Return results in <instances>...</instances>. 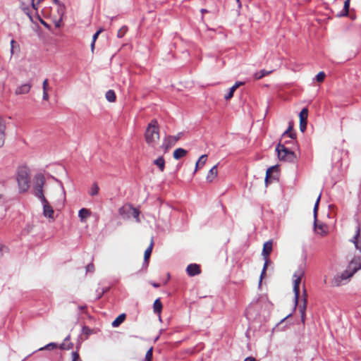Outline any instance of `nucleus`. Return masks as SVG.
Instances as JSON below:
<instances>
[{"mask_svg":"<svg viewBox=\"0 0 361 361\" xmlns=\"http://www.w3.org/2000/svg\"><path fill=\"white\" fill-rule=\"evenodd\" d=\"M16 180L19 192H26L30 187V170L27 166H20L17 169Z\"/></svg>","mask_w":361,"mask_h":361,"instance_id":"f257e3e1","label":"nucleus"},{"mask_svg":"<svg viewBox=\"0 0 361 361\" xmlns=\"http://www.w3.org/2000/svg\"><path fill=\"white\" fill-rule=\"evenodd\" d=\"M306 264L305 262L300 263L293 274V293H294V310L298 303L300 297V284L301 279L305 273Z\"/></svg>","mask_w":361,"mask_h":361,"instance_id":"f03ea898","label":"nucleus"},{"mask_svg":"<svg viewBox=\"0 0 361 361\" xmlns=\"http://www.w3.org/2000/svg\"><path fill=\"white\" fill-rule=\"evenodd\" d=\"M291 141H286L284 144H281V142H279L276 145L275 151L280 161H286L289 163H294L296 161L297 157L295 153L293 150L285 146L286 144H288Z\"/></svg>","mask_w":361,"mask_h":361,"instance_id":"7ed1b4c3","label":"nucleus"},{"mask_svg":"<svg viewBox=\"0 0 361 361\" xmlns=\"http://www.w3.org/2000/svg\"><path fill=\"white\" fill-rule=\"evenodd\" d=\"M45 181V177L42 173H37L34 177L33 195L41 202H44L46 198L43 192Z\"/></svg>","mask_w":361,"mask_h":361,"instance_id":"20e7f679","label":"nucleus"},{"mask_svg":"<svg viewBox=\"0 0 361 361\" xmlns=\"http://www.w3.org/2000/svg\"><path fill=\"white\" fill-rule=\"evenodd\" d=\"M145 136L148 145H152L159 139V126L156 119L152 120L148 124Z\"/></svg>","mask_w":361,"mask_h":361,"instance_id":"39448f33","label":"nucleus"},{"mask_svg":"<svg viewBox=\"0 0 361 361\" xmlns=\"http://www.w3.org/2000/svg\"><path fill=\"white\" fill-rule=\"evenodd\" d=\"M119 214L126 219V217L133 216L136 219L137 222H140V211L138 209L134 208L129 205L128 207L123 206L118 209Z\"/></svg>","mask_w":361,"mask_h":361,"instance_id":"423d86ee","label":"nucleus"},{"mask_svg":"<svg viewBox=\"0 0 361 361\" xmlns=\"http://www.w3.org/2000/svg\"><path fill=\"white\" fill-rule=\"evenodd\" d=\"M259 306L264 307V309L267 310L269 312L272 305L266 297L261 296L258 298L256 300H253L250 303L249 308H254L257 310Z\"/></svg>","mask_w":361,"mask_h":361,"instance_id":"0eeeda50","label":"nucleus"},{"mask_svg":"<svg viewBox=\"0 0 361 361\" xmlns=\"http://www.w3.org/2000/svg\"><path fill=\"white\" fill-rule=\"evenodd\" d=\"M182 135L183 133H179L176 135L166 136L163 141L161 147L164 148L165 151H167L170 147L173 146L177 141L179 140Z\"/></svg>","mask_w":361,"mask_h":361,"instance_id":"6e6552de","label":"nucleus"},{"mask_svg":"<svg viewBox=\"0 0 361 361\" xmlns=\"http://www.w3.org/2000/svg\"><path fill=\"white\" fill-rule=\"evenodd\" d=\"M32 87V83L30 81L21 84L16 87L15 94L16 95L27 94L30 91Z\"/></svg>","mask_w":361,"mask_h":361,"instance_id":"1a4fd4ad","label":"nucleus"},{"mask_svg":"<svg viewBox=\"0 0 361 361\" xmlns=\"http://www.w3.org/2000/svg\"><path fill=\"white\" fill-rule=\"evenodd\" d=\"M43 206V214L45 217L49 219H54V209L49 204L47 200L45 198L44 202H41Z\"/></svg>","mask_w":361,"mask_h":361,"instance_id":"9d476101","label":"nucleus"},{"mask_svg":"<svg viewBox=\"0 0 361 361\" xmlns=\"http://www.w3.org/2000/svg\"><path fill=\"white\" fill-rule=\"evenodd\" d=\"M201 272L200 266L197 264H190L186 268V273L190 276H195Z\"/></svg>","mask_w":361,"mask_h":361,"instance_id":"9b49d317","label":"nucleus"},{"mask_svg":"<svg viewBox=\"0 0 361 361\" xmlns=\"http://www.w3.org/2000/svg\"><path fill=\"white\" fill-rule=\"evenodd\" d=\"M361 269V264H358L353 268L352 271L345 270L340 276H338L342 281L347 280L352 277L358 270Z\"/></svg>","mask_w":361,"mask_h":361,"instance_id":"f8f14e48","label":"nucleus"},{"mask_svg":"<svg viewBox=\"0 0 361 361\" xmlns=\"http://www.w3.org/2000/svg\"><path fill=\"white\" fill-rule=\"evenodd\" d=\"M245 82L243 81H236L235 84L229 88L228 92L225 94L224 99L226 100H229L233 97L234 92L235 90L241 85H245Z\"/></svg>","mask_w":361,"mask_h":361,"instance_id":"ddd939ff","label":"nucleus"},{"mask_svg":"<svg viewBox=\"0 0 361 361\" xmlns=\"http://www.w3.org/2000/svg\"><path fill=\"white\" fill-rule=\"evenodd\" d=\"M272 250V241L269 240L264 243L262 255L264 257V258L269 257L271 252Z\"/></svg>","mask_w":361,"mask_h":361,"instance_id":"4468645a","label":"nucleus"},{"mask_svg":"<svg viewBox=\"0 0 361 361\" xmlns=\"http://www.w3.org/2000/svg\"><path fill=\"white\" fill-rule=\"evenodd\" d=\"M162 303L161 302L160 298H157L153 304L154 312L159 315V320L161 321V312L162 310Z\"/></svg>","mask_w":361,"mask_h":361,"instance_id":"2eb2a0df","label":"nucleus"},{"mask_svg":"<svg viewBox=\"0 0 361 361\" xmlns=\"http://www.w3.org/2000/svg\"><path fill=\"white\" fill-rule=\"evenodd\" d=\"M188 154V151L183 148L179 147L174 150L173 157L178 160L185 157Z\"/></svg>","mask_w":361,"mask_h":361,"instance_id":"dca6fc26","label":"nucleus"},{"mask_svg":"<svg viewBox=\"0 0 361 361\" xmlns=\"http://www.w3.org/2000/svg\"><path fill=\"white\" fill-rule=\"evenodd\" d=\"M207 154H202L199 159L197 161L196 164H195V170L192 173V175H194L196 171L201 167H202L205 163H206V161H207Z\"/></svg>","mask_w":361,"mask_h":361,"instance_id":"f3484780","label":"nucleus"},{"mask_svg":"<svg viewBox=\"0 0 361 361\" xmlns=\"http://www.w3.org/2000/svg\"><path fill=\"white\" fill-rule=\"evenodd\" d=\"M6 125L4 121L0 118V147H2L5 141Z\"/></svg>","mask_w":361,"mask_h":361,"instance_id":"a211bd4d","label":"nucleus"},{"mask_svg":"<svg viewBox=\"0 0 361 361\" xmlns=\"http://www.w3.org/2000/svg\"><path fill=\"white\" fill-rule=\"evenodd\" d=\"M126 314L122 313L119 314L111 323V326L114 328L118 327L126 319Z\"/></svg>","mask_w":361,"mask_h":361,"instance_id":"6ab92c4d","label":"nucleus"},{"mask_svg":"<svg viewBox=\"0 0 361 361\" xmlns=\"http://www.w3.org/2000/svg\"><path fill=\"white\" fill-rule=\"evenodd\" d=\"M153 240H151L150 245L149 247L145 250L144 253V258H145V264H146V266L148 267L149 265V259L152 254V248H153Z\"/></svg>","mask_w":361,"mask_h":361,"instance_id":"aec40b11","label":"nucleus"},{"mask_svg":"<svg viewBox=\"0 0 361 361\" xmlns=\"http://www.w3.org/2000/svg\"><path fill=\"white\" fill-rule=\"evenodd\" d=\"M217 165L214 166L208 172L207 176V180L208 182H212L214 177L217 176Z\"/></svg>","mask_w":361,"mask_h":361,"instance_id":"412c9836","label":"nucleus"},{"mask_svg":"<svg viewBox=\"0 0 361 361\" xmlns=\"http://www.w3.org/2000/svg\"><path fill=\"white\" fill-rule=\"evenodd\" d=\"M306 307H307V298H304L303 299V304L302 305L300 306V312L301 314V322L302 324H305V312H306Z\"/></svg>","mask_w":361,"mask_h":361,"instance_id":"4be33fe9","label":"nucleus"},{"mask_svg":"<svg viewBox=\"0 0 361 361\" xmlns=\"http://www.w3.org/2000/svg\"><path fill=\"white\" fill-rule=\"evenodd\" d=\"M154 164L157 166L161 171H164L165 168V160L162 156L159 157L154 161Z\"/></svg>","mask_w":361,"mask_h":361,"instance_id":"5701e85b","label":"nucleus"},{"mask_svg":"<svg viewBox=\"0 0 361 361\" xmlns=\"http://www.w3.org/2000/svg\"><path fill=\"white\" fill-rule=\"evenodd\" d=\"M273 72L272 70L271 71H267V70H264V69H262L258 72H256L255 74H254V78L256 79V80H259L262 78H264V76L266 75H269L270 73H271Z\"/></svg>","mask_w":361,"mask_h":361,"instance_id":"b1692460","label":"nucleus"},{"mask_svg":"<svg viewBox=\"0 0 361 361\" xmlns=\"http://www.w3.org/2000/svg\"><path fill=\"white\" fill-rule=\"evenodd\" d=\"M320 199H321V194H319V195L318 196V197H317V199L316 200V202L314 204V209H313V213H314V227H316V225H317V210H318Z\"/></svg>","mask_w":361,"mask_h":361,"instance_id":"393cba45","label":"nucleus"},{"mask_svg":"<svg viewBox=\"0 0 361 361\" xmlns=\"http://www.w3.org/2000/svg\"><path fill=\"white\" fill-rule=\"evenodd\" d=\"M293 127L291 125H289L288 129L283 132L282 134V137L288 136L292 140H295L296 138V133L292 132Z\"/></svg>","mask_w":361,"mask_h":361,"instance_id":"a878e982","label":"nucleus"},{"mask_svg":"<svg viewBox=\"0 0 361 361\" xmlns=\"http://www.w3.org/2000/svg\"><path fill=\"white\" fill-rule=\"evenodd\" d=\"M106 99L109 102H114L116 99V93L113 90H109L105 94Z\"/></svg>","mask_w":361,"mask_h":361,"instance_id":"bb28decb","label":"nucleus"},{"mask_svg":"<svg viewBox=\"0 0 361 361\" xmlns=\"http://www.w3.org/2000/svg\"><path fill=\"white\" fill-rule=\"evenodd\" d=\"M264 264L263 269H262V272H261V275H260V278H259V286H261L262 280V279L265 276V273H266V271H267V266H268V264L269 262V257L264 258Z\"/></svg>","mask_w":361,"mask_h":361,"instance_id":"cd10ccee","label":"nucleus"},{"mask_svg":"<svg viewBox=\"0 0 361 361\" xmlns=\"http://www.w3.org/2000/svg\"><path fill=\"white\" fill-rule=\"evenodd\" d=\"M90 214V211L86 208H82L78 212V216L81 221L85 220Z\"/></svg>","mask_w":361,"mask_h":361,"instance_id":"c85d7f7f","label":"nucleus"},{"mask_svg":"<svg viewBox=\"0 0 361 361\" xmlns=\"http://www.w3.org/2000/svg\"><path fill=\"white\" fill-rule=\"evenodd\" d=\"M99 190V185L96 182H94V183H93V184L91 186V188L89 191V194L90 196H92V197L95 196L98 194Z\"/></svg>","mask_w":361,"mask_h":361,"instance_id":"c756f323","label":"nucleus"},{"mask_svg":"<svg viewBox=\"0 0 361 361\" xmlns=\"http://www.w3.org/2000/svg\"><path fill=\"white\" fill-rule=\"evenodd\" d=\"M308 117V109L307 107H304L302 109L299 114L300 121H307Z\"/></svg>","mask_w":361,"mask_h":361,"instance_id":"7c9ffc66","label":"nucleus"},{"mask_svg":"<svg viewBox=\"0 0 361 361\" xmlns=\"http://www.w3.org/2000/svg\"><path fill=\"white\" fill-rule=\"evenodd\" d=\"M326 74L324 71L319 72L314 78V80L317 82H322L324 81L325 78Z\"/></svg>","mask_w":361,"mask_h":361,"instance_id":"2f4dec72","label":"nucleus"},{"mask_svg":"<svg viewBox=\"0 0 361 361\" xmlns=\"http://www.w3.org/2000/svg\"><path fill=\"white\" fill-rule=\"evenodd\" d=\"M57 346H58L57 343L51 342V343L47 344L44 347L39 348L38 350L54 349V348H56Z\"/></svg>","mask_w":361,"mask_h":361,"instance_id":"473e14b6","label":"nucleus"},{"mask_svg":"<svg viewBox=\"0 0 361 361\" xmlns=\"http://www.w3.org/2000/svg\"><path fill=\"white\" fill-rule=\"evenodd\" d=\"M153 356V348L151 347L146 353L144 361H151Z\"/></svg>","mask_w":361,"mask_h":361,"instance_id":"72a5a7b5","label":"nucleus"},{"mask_svg":"<svg viewBox=\"0 0 361 361\" xmlns=\"http://www.w3.org/2000/svg\"><path fill=\"white\" fill-rule=\"evenodd\" d=\"M360 225H358L356 227L355 234L353 238L350 241L353 243H354V242H360L358 240V238L360 237Z\"/></svg>","mask_w":361,"mask_h":361,"instance_id":"f704fd0d","label":"nucleus"},{"mask_svg":"<svg viewBox=\"0 0 361 361\" xmlns=\"http://www.w3.org/2000/svg\"><path fill=\"white\" fill-rule=\"evenodd\" d=\"M21 8L24 11V13L29 16L30 19H32V14L30 13V9L28 6H26L24 3L21 4Z\"/></svg>","mask_w":361,"mask_h":361,"instance_id":"c9c22d12","label":"nucleus"},{"mask_svg":"<svg viewBox=\"0 0 361 361\" xmlns=\"http://www.w3.org/2000/svg\"><path fill=\"white\" fill-rule=\"evenodd\" d=\"M73 347V343L69 342L67 345L64 343H61L59 346L61 350H71Z\"/></svg>","mask_w":361,"mask_h":361,"instance_id":"e433bc0d","label":"nucleus"},{"mask_svg":"<svg viewBox=\"0 0 361 361\" xmlns=\"http://www.w3.org/2000/svg\"><path fill=\"white\" fill-rule=\"evenodd\" d=\"M279 171V166L278 165H275V166H272L269 168L267 169V176H269L270 175H271V173L272 172H278Z\"/></svg>","mask_w":361,"mask_h":361,"instance_id":"4c0bfd02","label":"nucleus"},{"mask_svg":"<svg viewBox=\"0 0 361 361\" xmlns=\"http://www.w3.org/2000/svg\"><path fill=\"white\" fill-rule=\"evenodd\" d=\"M341 282H342L341 279L338 276H337L334 277V279H333V281L331 282V284L333 286H341Z\"/></svg>","mask_w":361,"mask_h":361,"instance_id":"58836bf2","label":"nucleus"},{"mask_svg":"<svg viewBox=\"0 0 361 361\" xmlns=\"http://www.w3.org/2000/svg\"><path fill=\"white\" fill-rule=\"evenodd\" d=\"M127 31V27L126 26H123L118 31V33H117V37L118 38H122L126 32Z\"/></svg>","mask_w":361,"mask_h":361,"instance_id":"ea45409f","label":"nucleus"},{"mask_svg":"<svg viewBox=\"0 0 361 361\" xmlns=\"http://www.w3.org/2000/svg\"><path fill=\"white\" fill-rule=\"evenodd\" d=\"M307 121H300V130L304 133L307 129Z\"/></svg>","mask_w":361,"mask_h":361,"instance_id":"a19ab883","label":"nucleus"},{"mask_svg":"<svg viewBox=\"0 0 361 361\" xmlns=\"http://www.w3.org/2000/svg\"><path fill=\"white\" fill-rule=\"evenodd\" d=\"M82 332L85 335L89 336L92 334V330L87 326H83L82 327Z\"/></svg>","mask_w":361,"mask_h":361,"instance_id":"79ce46f5","label":"nucleus"},{"mask_svg":"<svg viewBox=\"0 0 361 361\" xmlns=\"http://www.w3.org/2000/svg\"><path fill=\"white\" fill-rule=\"evenodd\" d=\"M109 287H104L101 289L100 294H98L96 297L97 300H99L104 293H107L109 290Z\"/></svg>","mask_w":361,"mask_h":361,"instance_id":"37998d69","label":"nucleus"},{"mask_svg":"<svg viewBox=\"0 0 361 361\" xmlns=\"http://www.w3.org/2000/svg\"><path fill=\"white\" fill-rule=\"evenodd\" d=\"M277 178L275 177L274 176H271L270 175L269 176H267V173H266V176H265V179H264V182H265V184L266 185H267L268 184H269L271 183V180H276Z\"/></svg>","mask_w":361,"mask_h":361,"instance_id":"c03bdc74","label":"nucleus"},{"mask_svg":"<svg viewBox=\"0 0 361 361\" xmlns=\"http://www.w3.org/2000/svg\"><path fill=\"white\" fill-rule=\"evenodd\" d=\"M54 4L59 6V9H64L65 5L62 4L59 0H52Z\"/></svg>","mask_w":361,"mask_h":361,"instance_id":"a18cd8bd","label":"nucleus"},{"mask_svg":"<svg viewBox=\"0 0 361 361\" xmlns=\"http://www.w3.org/2000/svg\"><path fill=\"white\" fill-rule=\"evenodd\" d=\"M102 29L100 28L99 30H98L92 36V41L94 42H96L99 34L102 32Z\"/></svg>","mask_w":361,"mask_h":361,"instance_id":"49530a36","label":"nucleus"},{"mask_svg":"<svg viewBox=\"0 0 361 361\" xmlns=\"http://www.w3.org/2000/svg\"><path fill=\"white\" fill-rule=\"evenodd\" d=\"M72 360H74V361H77V360H80V355H79V353H78V351H73L72 353Z\"/></svg>","mask_w":361,"mask_h":361,"instance_id":"de8ad7c7","label":"nucleus"},{"mask_svg":"<svg viewBox=\"0 0 361 361\" xmlns=\"http://www.w3.org/2000/svg\"><path fill=\"white\" fill-rule=\"evenodd\" d=\"M94 264L92 263L88 264L86 266V271L87 272H93L94 271Z\"/></svg>","mask_w":361,"mask_h":361,"instance_id":"09e8293b","label":"nucleus"},{"mask_svg":"<svg viewBox=\"0 0 361 361\" xmlns=\"http://www.w3.org/2000/svg\"><path fill=\"white\" fill-rule=\"evenodd\" d=\"M350 0H345L344 1V5H343L344 12H346V10L349 11V9H350Z\"/></svg>","mask_w":361,"mask_h":361,"instance_id":"8fccbe9b","label":"nucleus"},{"mask_svg":"<svg viewBox=\"0 0 361 361\" xmlns=\"http://www.w3.org/2000/svg\"><path fill=\"white\" fill-rule=\"evenodd\" d=\"M337 17H345L348 16V11L346 10V12H344V9L343 8L342 11L338 13L337 15Z\"/></svg>","mask_w":361,"mask_h":361,"instance_id":"3c124183","label":"nucleus"},{"mask_svg":"<svg viewBox=\"0 0 361 361\" xmlns=\"http://www.w3.org/2000/svg\"><path fill=\"white\" fill-rule=\"evenodd\" d=\"M36 0H32V2H31V5H32V8L35 10V11H37L38 10V4H37V1H35Z\"/></svg>","mask_w":361,"mask_h":361,"instance_id":"603ef678","label":"nucleus"},{"mask_svg":"<svg viewBox=\"0 0 361 361\" xmlns=\"http://www.w3.org/2000/svg\"><path fill=\"white\" fill-rule=\"evenodd\" d=\"M40 23H42V25H43L46 28H47L48 30H51V25L47 23L46 21H44V20L41 19L40 20Z\"/></svg>","mask_w":361,"mask_h":361,"instance_id":"864d4df0","label":"nucleus"},{"mask_svg":"<svg viewBox=\"0 0 361 361\" xmlns=\"http://www.w3.org/2000/svg\"><path fill=\"white\" fill-rule=\"evenodd\" d=\"M355 247L357 250H359L361 252V241L360 242H354Z\"/></svg>","mask_w":361,"mask_h":361,"instance_id":"5fc2aeb1","label":"nucleus"},{"mask_svg":"<svg viewBox=\"0 0 361 361\" xmlns=\"http://www.w3.org/2000/svg\"><path fill=\"white\" fill-rule=\"evenodd\" d=\"M42 99H43V100H48L49 94L47 93V90H43Z\"/></svg>","mask_w":361,"mask_h":361,"instance_id":"6e6d98bb","label":"nucleus"},{"mask_svg":"<svg viewBox=\"0 0 361 361\" xmlns=\"http://www.w3.org/2000/svg\"><path fill=\"white\" fill-rule=\"evenodd\" d=\"M15 44H16V41L14 39H11V52L12 54H13Z\"/></svg>","mask_w":361,"mask_h":361,"instance_id":"4d7b16f0","label":"nucleus"},{"mask_svg":"<svg viewBox=\"0 0 361 361\" xmlns=\"http://www.w3.org/2000/svg\"><path fill=\"white\" fill-rule=\"evenodd\" d=\"M352 20H355L357 18L356 15L355 13H349L348 12V16Z\"/></svg>","mask_w":361,"mask_h":361,"instance_id":"13d9d810","label":"nucleus"},{"mask_svg":"<svg viewBox=\"0 0 361 361\" xmlns=\"http://www.w3.org/2000/svg\"><path fill=\"white\" fill-rule=\"evenodd\" d=\"M48 84V80L45 79L42 83V89L43 90H47V86Z\"/></svg>","mask_w":361,"mask_h":361,"instance_id":"bf43d9fd","label":"nucleus"},{"mask_svg":"<svg viewBox=\"0 0 361 361\" xmlns=\"http://www.w3.org/2000/svg\"><path fill=\"white\" fill-rule=\"evenodd\" d=\"M244 361H256V360L253 357H247L244 360Z\"/></svg>","mask_w":361,"mask_h":361,"instance_id":"052dcab7","label":"nucleus"},{"mask_svg":"<svg viewBox=\"0 0 361 361\" xmlns=\"http://www.w3.org/2000/svg\"><path fill=\"white\" fill-rule=\"evenodd\" d=\"M6 247L3 245H0V257L3 256V250L4 249H5Z\"/></svg>","mask_w":361,"mask_h":361,"instance_id":"680f3d73","label":"nucleus"},{"mask_svg":"<svg viewBox=\"0 0 361 361\" xmlns=\"http://www.w3.org/2000/svg\"><path fill=\"white\" fill-rule=\"evenodd\" d=\"M94 47H95V42H91V44H90V47H91V51L93 52L94 51Z\"/></svg>","mask_w":361,"mask_h":361,"instance_id":"e2e57ef3","label":"nucleus"},{"mask_svg":"<svg viewBox=\"0 0 361 361\" xmlns=\"http://www.w3.org/2000/svg\"><path fill=\"white\" fill-rule=\"evenodd\" d=\"M151 284H152V286L154 288H159V286H160V285H159V283H156V282H153V283H152Z\"/></svg>","mask_w":361,"mask_h":361,"instance_id":"0e129e2a","label":"nucleus"},{"mask_svg":"<svg viewBox=\"0 0 361 361\" xmlns=\"http://www.w3.org/2000/svg\"><path fill=\"white\" fill-rule=\"evenodd\" d=\"M235 1H236V3L238 4V9H240L242 6L241 1H240V0H235Z\"/></svg>","mask_w":361,"mask_h":361,"instance_id":"69168bd1","label":"nucleus"},{"mask_svg":"<svg viewBox=\"0 0 361 361\" xmlns=\"http://www.w3.org/2000/svg\"><path fill=\"white\" fill-rule=\"evenodd\" d=\"M71 339V336L70 335H68L63 340V343H65L66 342L68 341L69 340Z\"/></svg>","mask_w":361,"mask_h":361,"instance_id":"338daca9","label":"nucleus"},{"mask_svg":"<svg viewBox=\"0 0 361 361\" xmlns=\"http://www.w3.org/2000/svg\"><path fill=\"white\" fill-rule=\"evenodd\" d=\"M200 12H201V13L204 14V13H208L209 11L207 9H206V8H202L200 10Z\"/></svg>","mask_w":361,"mask_h":361,"instance_id":"774afa93","label":"nucleus"}]
</instances>
